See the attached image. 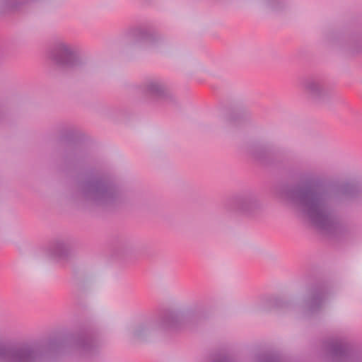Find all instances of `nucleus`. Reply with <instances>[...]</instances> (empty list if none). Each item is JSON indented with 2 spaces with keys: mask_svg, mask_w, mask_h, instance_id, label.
Instances as JSON below:
<instances>
[{
  "mask_svg": "<svg viewBox=\"0 0 362 362\" xmlns=\"http://www.w3.org/2000/svg\"><path fill=\"white\" fill-rule=\"evenodd\" d=\"M276 194L291 203L317 228L331 235L342 233L331 192L323 185L282 184Z\"/></svg>",
  "mask_w": 362,
  "mask_h": 362,
  "instance_id": "f257e3e1",
  "label": "nucleus"
},
{
  "mask_svg": "<svg viewBox=\"0 0 362 362\" xmlns=\"http://www.w3.org/2000/svg\"><path fill=\"white\" fill-rule=\"evenodd\" d=\"M66 198L78 206L113 209L127 200L125 191L105 174L91 175L71 188Z\"/></svg>",
  "mask_w": 362,
  "mask_h": 362,
  "instance_id": "f03ea898",
  "label": "nucleus"
},
{
  "mask_svg": "<svg viewBox=\"0 0 362 362\" xmlns=\"http://www.w3.org/2000/svg\"><path fill=\"white\" fill-rule=\"evenodd\" d=\"M65 343L87 353L94 347L95 339L89 332L83 331L69 337L66 341L52 339L39 345L24 343L15 346L0 344V362H40L47 352L59 350Z\"/></svg>",
  "mask_w": 362,
  "mask_h": 362,
  "instance_id": "7ed1b4c3",
  "label": "nucleus"
},
{
  "mask_svg": "<svg viewBox=\"0 0 362 362\" xmlns=\"http://www.w3.org/2000/svg\"><path fill=\"white\" fill-rule=\"evenodd\" d=\"M207 317L204 307L195 303L188 307H171L164 309L156 320L158 329L176 332L191 323L199 322Z\"/></svg>",
  "mask_w": 362,
  "mask_h": 362,
  "instance_id": "20e7f679",
  "label": "nucleus"
},
{
  "mask_svg": "<svg viewBox=\"0 0 362 362\" xmlns=\"http://www.w3.org/2000/svg\"><path fill=\"white\" fill-rule=\"evenodd\" d=\"M49 59L57 67L63 70L75 69L86 63L76 45L62 39L55 40L52 44Z\"/></svg>",
  "mask_w": 362,
  "mask_h": 362,
  "instance_id": "39448f33",
  "label": "nucleus"
},
{
  "mask_svg": "<svg viewBox=\"0 0 362 362\" xmlns=\"http://www.w3.org/2000/svg\"><path fill=\"white\" fill-rule=\"evenodd\" d=\"M224 206L230 213L247 218L255 217L263 209L259 194L251 189H245L233 194L228 198Z\"/></svg>",
  "mask_w": 362,
  "mask_h": 362,
  "instance_id": "423d86ee",
  "label": "nucleus"
},
{
  "mask_svg": "<svg viewBox=\"0 0 362 362\" xmlns=\"http://www.w3.org/2000/svg\"><path fill=\"white\" fill-rule=\"evenodd\" d=\"M142 93L155 101L170 107L180 105L177 95L168 87L166 82L160 78L151 77L145 79L140 85Z\"/></svg>",
  "mask_w": 362,
  "mask_h": 362,
  "instance_id": "0eeeda50",
  "label": "nucleus"
},
{
  "mask_svg": "<svg viewBox=\"0 0 362 362\" xmlns=\"http://www.w3.org/2000/svg\"><path fill=\"white\" fill-rule=\"evenodd\" d=\"M300 87L308 98L315 103L322 104L330 98V93L325 76L313 73L300 79Z\"/></svg>",
  "mask_w": 362,
  "mask_h": 362,
  "instance_id": "6e6552de",
  "label": "nucleus"
},
{
  "mask_svg": "<svg viewBox=\"0 0 362 362\" xmlns=\"http://www.w3.org/2000/svg\"><path fill=\"white\" fill-rule=\"evenodd\" d=\"M129 45H136L145 42L156 48L163 49L168 45V40L158 32L144 27H137L129 30L125 35Z\"/></svg>",
  "mask_w": 362,
  "mask_h": 362,
  "instance_id": "1a4fd4ad",
  "label": "nucleus"
},
{
  "mask_svg": "<svg viewBox=\"0 0 362 362\" xmlns=\"http://www.w3.org/2000/svg\"><path fill=\"white\" fill-rule=\"evenodd\" d=\"M329 286L325 282L313 284L303 300V308L308 314L320 312L324 307L329 295Z\"/></svg>",
  "mask_w": 362,
  "mask_h": 362,
  "instance_id": "9d476101",
  "label": "nucleus"
},
{
  "mask_svg": "<svg viewBox=\"0 0 362 362\" xmlns=\"http://www.w3.org/2000/svg\"><path fill=\"white\" fill-rule=\"evenodd\" d=\"M327 349L333 359L338 362H362V358L351 354L347 342L342 338L330 339L327 341Z\"/></svg>",
  "mask_w": 362,
  "mask_h": 362,
  "instance_id": "9b49d317",
  "label": "nucleus"
},
{
  "mask_svg": "<svg viewBox=\"0 0 362 362\" xmlns=\"http://www.w3.org/2000/svg\"><path fill=\"white\" fill-rule=\"evenodd\" d=\"M327 40L333 44L345 46L351 53L362 52V35L351 36L346 42V39L341 33L333 31L327 35Z\"/></svg>",
  "mask_w": 362,
  "mask_h": 362,
  "instance_id": "f8f14e48",
  "label": "nucleus"
},
{
  "mask_svg": "<svg viewBox=\"0 0 362 362\" xmlns=\"http://www.w3.org/2000/svg\"><path fill=\"white\" fill-rule=\"evenodd\" d=\"M157 329L158 325L156 321L152 319H147L132 325L128 329V334L132 340L144 341Z\"/></svg>",
  "mask_w": 362,
  "mask_h": 362,
  "instance_id": "ddd939ff",
  "label": "nucleus"
},
{
  "mask_svg": "<svg viewBox=\"0 0 362 362\" xmlns=\"http://www.w3.org/2000/svg\"><path fill=\"white\" fill-rule=\"evenodd\" d=\"M70 252V247L66 239L57 238L51 240L46 247L47 255L52 259L66 258Z\"/></svg>",
  "mask_w": 362,
  "mask_h": 362,
  "instance_id": "4468645a",
  "label": "nucleus"
},
{
  "mask_svg": "<svg viewBox=\"0 0 362 362\" xmlns=\"http://www.w3.org/2000/svg\"><path fill=\"white\" fill-rule=\"evenodd\" d=\"M88 158L87 153L81 148L73 147L68 148L63 158L64 165L74 166L84 163Z\"/></svg>",
  "mask_w": 362,
  "mask_h": 362,
  "instance_id": "2eb2a0df",
  "label": "nucleus"
},
{
  "mask_svg": "<svg viewBox=\"0 0 362 362\" xmlns=\"http://www.w3.org/2000/svg\"><path fill=\"white\" fill-rule=\"evenodd\" d=\"M290 303L276 296H265L261 298L259 306L260 309L264 311L270 310L273 308L283 309L288 308Z\"/></svg>",
  "mask_w": 362,
  "mask_h": 362,
  "instance_id": "dca6fc26",
  "label": "nucleus"
},
{
  "mask_svg": "<svg viewBox=\"0 0 362 362\" xmlns=\"http://www.w3.org/2000/svg\"><path fill=\"white\" fill-rule=\"evenodd\" d=\"M339 192L349 199L362 202V191L355 184L346 182L341 185Z\"/></svg>",
  "mask_w": 362,
  "mask_h": 362,
  "instance_id": "f3484780",
  "label": "nucleus"
},
{
  "mask_svg": "<svg viewBox=\"0 0 362 362\" xmlns=\"http://www.w3.org/2000/svg\"><path fill=\"white\" fill-rule=\"evenodd\" d=\"M251 115L250 111L243 106L236 107L228 112L222 114L221 117L226 121H238L243 117H250Z\"/></svg>",
  "mask_w": 362,
  "mask_h": 362,
  "instance_id": "a211bd4d",
  "label": "nucleus"
},
{
  "mask_svg": "<svg viewBox=\"0 0 362 362\" xmlns=\"http://www.w3.org/2000/svg\"><path fill=\"white\" fill-rule=\"evenodd\" d=\"M72 284L74 288V295L77 298L81 297L88 290L87 281L80 276H74L72 279Z\"/></svg>",
  "mask_w": 362,
  "mask_h": 362,
  "instance_id": "6ab92c4d",
  "label": "nucleus"
},
{
  "mask_svg": "<svg viewBox=\"0 0 362 362\" xmlns=\"http://www.w3.org/2000/svg\"><path fill=\"white\" fill-rule=\"evenodd\" d=\"M249 153L257 160L262 163H267L269 149L263 146L254 145L249 149Z\"/></svg>",
  "mask_w": 362,
  "mask_h": 362,
  "instance_id": "aec40b11",
  "label": "nucleus"
},
{
  "mask_svg": "<svg viewBox=\"0 0 362 362\" xmlns=\"http://www.w3.org/2000/svg\"><path fill=\"white\" fill-rule=\"evenodd\" d=\"M263 4L272 12L279 13L286 8V4L283 0H263Z\"/></svg>",
  "mask_w": 362,
  "mask_h": 362,
  "instance_id": "412c9836",
  "label": "nucleus"
},
{
  "mask_svg": "<svg viewBox=\"0 0 362 362\" xmlns=\"http://www.w3.org/2000/svg\"><path fill=\"white\" fill-rule=\"evenodd\" d=\"M134 248V245L129 239H122L117 245V249L123 252H130Z\"/></svg>",
  "mask_w": 362,
  "mask_h": 362,
  "instance_id": "4be33fe9",
  "label": "nucleus"
},
{
  "mask_svg": "<svg viewBox=\"0 0 362 362\" xmlns=\"http://www.w3.org/2000/svg\"><path fill=\"white\" fill-rule=\"evenodd\" d=\"M256 362H282L279 356L268 354H259L256 356Z\"/></svg>",
  "mask_w": 362,
  "mask_h": 362,
  "instance_id": "5701e85b",
  "label": "nucleus"
},
{
  "mask_svg": "<svg viewBox=\"0 0 362 362\" xmlns=\"http://www.w3.org/2000/svg\"><path fill=\"white\" fill-rule=\"evenodd\" d=\"M213 362H235L226 356H216L213 358Z\"/></svg>",
  "mask_w": 362,
  "mask_h": 362,
  "instance_id": "b1692460",
  "label": "nucleus"
}]
</instances>
